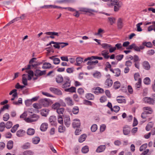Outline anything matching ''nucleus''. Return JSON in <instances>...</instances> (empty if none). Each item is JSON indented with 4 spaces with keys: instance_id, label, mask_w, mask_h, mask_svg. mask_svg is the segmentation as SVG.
<instances>
[{
    "instance_id": "nucleus-1",
    "label": "nucleus",
    "mask_w": 155,
    "mask_h": 155,
    "mask_svg": "<svg viewBox=\"0 0 155 155\" xmlns=\"http://www.w3.org/2000/svg\"><path fill=\"white\" fill-rule=\"evenodd\" d=\"M34 72L35 77L33 78V80L35 81L37 79L38 77L45 75L46 73V71L45 70L41 71L39 69H36L34 71Z\"/></svg>"
},
{
    "instance_id": "nucleus-2",
    "label": "nucleus",
    "mask_w": 155,
    "mask_h": 155,
    "mask_svg": "<svg viewBox=\"0 0 155 155\" xmlns=\"http://www.w3.org/2000/svg\"><path fill=\"white\" fill-rule=\"evenodd\" d=\"M63 82L64 83L61 86L63 88L65 89L70 87L71 81L68 77L66 76L64 77Z\"/></svg>"
},
{
    "instance_id": "nucleus-3",
    "label": "nucleus",
    "mask_w": 155,
    "mask_h": 155,
    "mask_svg": "<svg viewBox=\"0 0 155 155\" xmlns=\"http://www.w3.org/2000/svg\"><path fill=\"white\" fill-rule=\"evenodd\" d=\"M40 102L41 105L45 107H48L51 104V101L50 100L46 98L41 99Z\"/></svg>"
},
{
    "instance_id": "nucleus-4",
    "label": "nucleus",
    "mask_w": 155,
    "mask_h": 155,
    "mask_svg": "<svg viewBox=\"0 0 155 155\" xmlns=\"http://www.w3.org/2000/svg\"><path fill=\"white\" fill-rule=\"evenodd\" d=\"M110 75L108 74L106 75V77L107 79L105 82V85L107 87H110L113 84V81L112 80L110 79Z\"/></svg>"
},
{
    "instance_id": "nucleus-5",
    "label": "nucleus",
    "mask_w": 155,
    "mask_h": 155,
    "mask_svg": "<svg viewBox=\"0 0 155 155\" xmlns=\"http://www.w3.org/2000/svg\"><path fill=\"white\" fill-rule=\"evenodd\" d=\"M49 90L51 92L56 94L58 95H61L62 94L61 91L58 88L51 87L49 88Z\"/></svg>"
},
{
    "instance_id": "nucleus-6",
    "label": "nucleus",
    "mask_w": 155,
    "mask_h": 155,
    "mask_svg": "<svg viewBox=\"0 0 155 155\" xmlns=\"http://www.w3.org/2000/svg\"><path fill=\"white\" fill-rule=\"evenodd\" d=\"M131 129L129 126L125 125L123 127V133L124 135L129 134L130 131Z\"/></svg>"
},
{
    "instance_id": "nucleus-7",
    "label": "nucleus",
    "mask_w": 155,
    "mask_h": 155,
    "mask_svg": "<svg viewBox=\"0 0 155 155\" xmlns=\"http://www.w3.org/2000/svg\"><path fill=\"white\" fill-rule=\"evenodd\" d=\"M81 125V123L79 120L78 119H75L74 120V122L72 123L73 127H78Z\"/></svg>"
},
{
    "instance_id": "nucleus-8",
    "label": "nucleus",
    "mask_w": 155,
    "mask_h": 155,
    "mask_svg": "<svg viewBox=\"0 0 155 155\" xmlns=\"http://www.w3.org/2000/svg\"><path fill=\"white\" fill-rule=\"evenodd\" d=\"M64 120L65 125L67 127H69L71 124V120L69 117H66L64 118Z\"/></svg>"
},
{
    "instance_id": "nucleus-9",
    "label": "nucleus",
    "mask_w": 155,
    "mask_h": 155,
    "mask_svg": "<svg viewBox=\"0 0 155 155\" xmlns=\"http://www.w3.org/2000/svg\"><path fill=\"white\" fill-rule=\"evenodd\" d=\"M109 52L107 50H105L101 52V54L104 57V58L108 59L110 58V56L108 55Z\"/></svg>"
},
{
    "instance_id": "nucleus-10",
    "label": "nucleus",
    "mask_w": 155,
    "mask_h": 155,
    "mask_svg": "<svg viewBox=\"0 0 155 155\" xmlns=\"http://www.w3.org/2000/svg\"><path fill=\"white\" fill-rule=\"evenodd\" d=\"M122 5V3L120 2H118L114 6V10L115 12H117L120 9Z\"/></svg>"
},
{
    "instance_id": "nucleus-11",
    "label": "nucleus",
    "mask_w": 155,
    "mask_h": 155,
    "mask_svg": "<svg viewBox=\"0 0 155 155\" xmlns=\"http://www.w3.org/2000/svg\"><path fill=\"white\" fill-rule=\"evenodd\" d=\"M144 101L150 104H153L154 102L153 99L150 97H146L143 99Z\"/></svg>"
},
{
    "instance_id": "nucleus-12",
    "label": "nucleus",
    "mask_w": 155,
    "mask_h": 155,
    "mask_svg": "<svg viewBox=\"0 0 155 155\" xmlns=\"http://www.w3.org/2000/svg\"><path fill=\"white\" fill-rule=\"evenodd\" d=\"M119 0H109L107 3V5L109 7L114 6L118 2Z\"/></svg>"
},
{
    "instance_id": "nucleus-13",
    "label": "nucleus",
    "mask_w": 155,
    "mask_h": 155,
    "mask_svg": "<svg viewBox=\"0 0 155 155\" xmlns=\"http://www.w3.org/2000/svg\"><path fill=\"white\" fill-rule=\"evenodd\" d=\"M65 101L68 105L72 106L74 105V102L70 97H68L65 98Z\"/></svg>"
},
{
    "instance_id": "nucleus-14",
    "label": "nucleus",
    "mask_w": 155,
    "mask_h": 155,
    "mask_svg": "<svg viewBox=\"0 0 155 155\" xmlns=\"http://www.w3.org/2000/svg\"><path fill=\"white\" fill-rule=\"evenodd\" d=\"M55 80L57 83L60 84L63 82L64 79L61 75H58L56 76Z\"/></svg>"
},
{
    "instance_id": "nucleus-15",
    "label": "nucleus",
    "mask_w": 155,
    "mask_h": 155,
    "mask_svg": "<svg viewBox=\"0 0 155 155\" xmlns=\"http://www.w3.org/2000/svg\"><path fill=\"white\" fill-rule=\"evenodd\" d=\"M117 26L118 28L119 29H121L123 26V20L120 18H119L118 19L117 21Z\"/></svg>"
},
{
    "instance_id": "nucleus-16",
    "label": "nucleus",
    "mask_w": 155,
    "mask_h": 155,
    "mask_svg": "<svg viewBox=\"0 0 155 155\" xmlns=\"http://www.w3.org/2000/svg\"><path fill=\"white\" fill-rule=\"evenodd\" d=\"M106 148V146L105 145H101L99 146L96 150L97 153H101Z\"/></svg>"
},
{
    "instance_id": "nucleus-17",
    "label": "nucleus",
    "mask_w": 155,
    "mask_h": 155,
    "mask_svg": "<svg viewBox=\"0 0 155 155\" xmlns=\"http://www.w3.org/2000/svg\"><path fill=\"white\" fill-rule=\"evenodd\" d=\"M25 133V131L21 129L18 130L17 133L16 135L18 137H20L23 136Z\"/></svg>"
},
{
    "instance_id": "nucleus-18",
    "label": "nucleus",
    "mask_w": 155,
    "mask_h": 155,
    "mask_svg": "<svg viewBox=\"0 0 155 155\" xmlns=\"http://www.w3.org/2000/svg\"><path fill=\"white\" fill-rule=\"evenodd\" d=\"M104 90L99 87H97L95 88L94 91V93L95 94H101L104 93Z\"/></svg>"
},
{
    "instance_id": "nucleus-19",
    "label": "nucleus",
    "mask_w": 155,
    "mask_h": 155,
    "mask_svg": "<svg viewBox=\"0 0 155 155\" xmlns=\"http://www.w3.org/2000/svg\"><path fill=\"white\" fill-rule=\"evenodd\" d=\"M83 59L81 57H78L76 58V63L75 64L76 65L79 66L83 61Z\"/></svg>"
},
{
    "instance_id": "nucleus-20",
    "label": "nucleus",
    "mask_w": 155,
    "mask_h": 155,
    "mask_svg": "<svg viewBox=\"0 0 155 155\" xmlns=\"http://www.w3.org/2000/svg\"><path fill=\"white\" fill-rule=\"evenodd\" d=\"M48 127L47 123H45L42 124L40 127V129L42 131H45Z\"/></svg>"
},
{
    "instance_id": "nucleus-21",
    "label": "nucleus",
    "mask_w": 155,
    "mask_h": 155,
    "mask_svg": "<svg viewBox=\"0 0 155 155\" xmlns=\"http://www.w3.org/2000/svg\"><path fill=\"white\" fill-rule=\"evenodd\" d=\"M144 68L146 70H149L150 68L149 63L147 61H144L143 64Z\"/></svg>"
},
{
    "instance_id": "nucleus-22",
    "label": "nucleus",
    "mask_w": 155,
    "mask_h": 155,
    "mask_svg": "<svg viewBox=\"0 0 155 155\" xmlns=\"http://www.w3.org/2000/svg\"><path fill=\"white\" fill-rule=\"evenodd\" d=\"M40 140V138L38 137H35L32 139V141L34 144H38Z\"/></svg>"
},
{
    "instance_id": "nucleus-23",
    "label": "nucleus",
    "mask_w": 155,
    "mask_h": 155,
    "mask_svg": "<svg viewBox=\"0 0 155 155\" xmlns=\"http://www.w3.org/2000/svg\"><path fill=\"white\" fill-rule=\"evenodd\" d=\"M152 24L153 25H150L148 28L147 29L148 31H151L153 30L155 32V21H152Z\"/></svg>"
},
{
    "instance_id": "nucleus-24",
    "label": "nucleus",
    "mask_w": 155,
    "mask_h": 155,
    "mask_svg": "<svg viewBox=\"0 0 155 155\" xmlns=\"http://www.w3.org/2000/svg\"><path fill=\"white\" fill-rule=\"evenodd\" d=\"M49 110L45 109L42 110L41 111V114L43 116L46 117L48 113Z\"/></svg>"
},
{
    "instance_id": "nucleus-25",
    "label": "nucleus",
    "mask_w": 155,
    "mask_h": 155,
    "mask_svg": "<svg viewBox=\"0 0 155 155\" xmlns=\"http://www.w3.org/2000/svg\"><path fill=\"white\" fill-rule=\"evenodd\" d=\"M93 59H91L88 61L87 63V65H95L96 64L98 63V61L97 60H95V61H92Z\"/></svg>"
},
{
    "instance_id": "nucleus-26",
    "label": "nucleus",
    "mask_w": 155,
    "mask_h": 155,
    "mask_svg": "<svg viewBox=\"0 0 155 155\" xmlns=\"http://www.w3.org/2000/svg\"><path fill=\"white\" fill-rule=\"evenodd\" d=\"M51 64L47 62H45L43 64V66L42 67V68L44 69H47L50 68L51 67Z\"/></svg>"
},
{
    "instance_id": "nucleus-27",
    "label": "nucleus",
    "mask_w": 155,
    "mask_h": 155,
    "mask_svg": "<svg viewBox=\"0 0 155 155\" xmlns=\"http://www.w3.org/2000/svg\"><path fill=\"white\" fill-rule=\"evenodd\" d=\"M13 142L12 140L9 141L7 144V148L9 149L10 150L12 149L13 147Z\"/></svg>"
},
{
    "instance_id": "nucleus-28",
    "label": "nucleus",
    "mask_w": 155,
    "mask_h": 155,
    "mask_svg": "<svg viewBox=\"0 0 155 155\" xmlns=\"http://www.w3.org/2000/svg\"><path fill=\"white\" fill-rule=\"evenodd\" d=\"M76 88L74 87H72L69 88H66L64 89V91L66 92H69L71 93L75 92Z\"/></svg>"
},
{
    "instance_id": "nucleus-29",
    "label": "nucleus",
    "mask_w": 155,
    "mask_h": 155,
    "mask_svg": "<svg viewBox=\"0 0 155 155\" xmlns=\"http://www.w3.org/2000/svg\"><path fill=\"white\" fill-rule=\"evenodd\" d=\"M35 133V130L32 128H30L28 129L27 133L28 135H32Z\"/></svg>"
},
{
    "instance_id": "nucleus-30",
    "label": "nucleus",
    "mask_w": 155,
    "mask_h": 155,
    "mask_svg": "<svg viewBox=\"0 0 155 155\" xmlns=\"http://www.w3.org/2000/svg\"><path fill=\"white\" fill-rule=\"evenodd\" d=\"M104 33V31L103 29L100 28L98 30L97 33H95L94 34L95 35H98L99 36H101L102 34Z\"/></svg>"
},
{
    "instance_id": "nucleus-31",
    "label": "nucleus",
    "mask_w": 155,
    "mask_h": 155,
    "mask_svg": "<svg viewBox=\"0 0 155 155\" xmlns=\"http://www.w3.org/2000/svg\"><path fill=\"white\" fill-rule=\"evenodd\" d=\"M153 126V124L152 122H150L149 123L146 127V130L147 131H149Z\"/></svg>"
},
{
    "instance_id": "nucleus-32",
    "label": "nucleus",
    "mask_w": 155,
    "mask_h": 155,
    "mask_svg": "<svg viewBox=\"0 0 155 155\" xmlns=\"http://www.w3.org/2000/svg\"><path fill=\"white\" fill-rule=\"evenodd\" d=\"M86 137V135L84 134L81 135L78 140L79 142L80 143L83 142L85 140Z\"/></svg>"
},
{
    "instance_id": "nucleus-33",
    "label": "nucleus",
    "mask_w": 155,
    "mask_h": 155,
    "mask_svg": "<svg viewBox=\"0 0 155 155\" xmlns=\"http://www.w3.org/2000/svg\"><path fill=\"white\" fill-rule=\"evenodd\" d=\"M108 19L109 22L111 25H112L115 22L116 19L114 17H108Z\"/></svg>"
},
{
    "instance_id": "nucleus-34",
    "label": "nucleus",
    "mask_w": 155,
    "mask_h": 155,
    "mask_svg": "<svg viewBox=\"0 0 155 155\" xmlns=\"http://www.w3.org/2000/svg\"><path fill=\"white\" fill-rule=\"evenodd\" d=\"M64 108H58L57 109L56 111L59 115L63 114L64 112Z\"/></svg>"
},
{
    "instance_id": "nucleus-35",
    "label": "nucleus",
    "mask_w": 155,
    "mask_h": 155,
    "mask_svg": "<svg viewBox=\"0 0 155 155\" xmlns=\"http://www.w3.org/2000/svg\"><path fill=\"white\" fill-rule=\"evenodd\" d=\"M101 46L104 49H108L111 47V45L107 43H103L101 44Z\"/></svg>"
},
{
    "instance_id": "nucleus-36",
    "label": "nucleus",
    "mask_w": 155,
    "mask_h": 155,
    "mask_svg": "<svg viewBox=\"0 0 155 155\" xmlns=\"http://www.w3.org/2000/svg\"><path fill=\"white\" fill-rule=\"evenodd\" d=\"M120 86V83L119 81H117L114 83L113 86L115 89H117L119 88Z\"/></svg>"
},
{
    "instance_id": "nucleus-37",
    "label": "nucleus",
    "mask_w": 155,
    "mask_h": 155,
    "mask_svg": "<svg viewBox=\"0 0 155 155\" xmlns=\"http://www.w3.org/2000/svg\"><path fill=\"white\" fill-rule=\"evenodd\" d=\"M31 147L30 143L28 142L25 143L22 146V148L23 149H27Z\"/></svg>"
},
{
    "instance_id": "nucleus-38",
    "label": "nucleus",
    "mask_w": 155,
    "mask_h": 155,
    "mask_svg": "<svg viewBox=\"0 0 155 155\" xmlns=\"http://www.w3.org/2000/svg\"><path fill=\"white\" fill-rule=\"evenodd\" d=\"M82 152L83 153H86L89 151L88 147L87 146H85L82 149Z\"/></svg>"
},
{
    "instance_id": "nucleus-39",
    "label": "nucleus",
    "mask_w": 155,
    "mask_h": 155,
    "mask_svg": "<svg viewBox=\"0 0 155 155\" xmlns=\"http://www.w3.org/2000/svg\"><path fill=\"white\" fill-rule=\"evenodd\" d=\"M45 34L48 35H53V36H56L57 37L58 36V32H47L45 33Z\"/></svg>"
},
{
    "instance_id": "nucleus-40",
    "label": "nucleus",
    "mask_w": 155,
    "mask_h": 155,
    "mask_svg": "<svg viewBox=\"0 0 155 155\" xmlns=\"http://www.w3.org/2000/svg\"><path fill=\"white\" fill-rule=\"evenodd\" d=\"M19 125L18 124H16L14 125L12 128L11 131L12 133H15L17 129V128L19 127Z\"/></svg>"
},
{
    "instance_id": "nucleus-41",
    "label": "nucleus",
    "mask_w": 155,
    "mask_h": 155,
    "mask_svg": "<svg viewBox=\"0 0 155 155\" xmlns=\"http://www.w3.org/2000/svg\"><path fill=\"white\" fill-rule=\"evenodd\" d=\"M60 104L58 103H56L53 104L52 106V108L54 109H56L59 108L60 106Z\"/></svg>"
},
{
    "instance_id": "nucleus-42",
    "label": "nucleus",
    "mask_w": 155,
    "mask_h": 155,
    "mask_svg": "<svg viewBox=\"0 0 155 155\" xmlns=\"http://www.w3.org/2000/svg\"><path fill=\"white\" fill-rule=\"evenodd\" d=\"M114 73L115 74V76L116 77L119 76L120 74V70L118 68L114 69Z\"/></svg>"
},
{
    "instance_id": "nucleus-43",
    "label": "nucleus",
    "mask_w": 155,
    "mask_h": 155,
    "mask_svg": "<svg viewBox=\"0 0 155 155\" xmlns=\"http://www.w3.org/2000/svg\"><path fill=\"white\" fill-rule=\"evenodd\" d=\"M58 130L59 132L63 133L65 130V128L63 125L60 126L58 127Z\"/></svg>"
},
{
    "instance_id": "nucleus-44",
    "label": "nucleus",
    "mask_w": 155,
    "mask_h": 155,
    "mask_svg": "<svg viewBox=\"0 0 155 155\" xmlns=\"http://www.w3.org/2000/svg\"><path fill=\"white\" fill-rule=\"evenodd\" d=\"M5 127V123L4 122H2L0 124V131L2 132Z\"/></svg>"
},
{
    "instance_id": "nucleus-45",
    "label": "nucleus",
    "mask_w": 155,
    "mask_h": 155,
    "mask_svg": "<svg viewBox=\"0 0 155 155\" xmlns=\"http://www.w3.org/2000/svg\"><path fill=\"white\" fill-rule=\"evenodd\" d=\"M5 127L7 129H10L12 126V122L11 121H8L5 124Z\"/></svg>"
},
{
    "instance_id": "nucleus-46",
    "label": "nucleus",
    "mask_w": 155,
    "mask_h": 155,
    "mask_svg": "<svg viewBox=\"0 0 155 155\" xmlns=\"http://www.w3.org/2000/svg\"><path fill=\"white\" fill-rule=\"evenodd\" d=\"M140 75L139 73H135L134 75V77L135 81L138 80V81H139V79H140L141 80V78H140Z\"/></svg>"
},
{
    "instance_id": "nucleus-47",
    "label": "nucleus",
    "mask_w": 155,
    "mask_h": 155,
    "mask_svg": "<svg viewBox=\"0 0 155 155\" xmlns=\"http://www.w3.org/2000/svg\"><path fill=\"white\" fill-rule=\"evenodd\" d=\"M23 154L24 155H33L34 152L31 150H27L24 151Z\"/></svg>"
},
{
    "instance_id": "nucleus-48",
    "label": "nucleus",
    "mask_w": 155,
    "mask_h": 155,
    "mask_svg": "<svg viewBox=\"0 0 155 155\" xmlns=\"http://www.w3.org/2000/svg\"><path fill=\"white\" fill-rule=\"evenodd\" d=\"M93 76L95 78H99L101 77V74L100 72H97L93 74Z\"/></svg>"
},
{
    "instance_id": "nucleus-49",
    "label": "nucleus",
    "mask_w": 155,
    "mask_h": 155,
    "mask_svg": "<svg viewBox=\"0 0 155 155\" xmlns=\"http://www.w3.org/2000/svg\"><path fill=\"white\" fill-rule=\"evenodd\" d=\"M72 110L74 114H78L79 112V108L78 107H74L73 108Z\"/></svg>"
},
{
    "instance_id": "nucleus-50",
    "label": "nucleus",
    "mask_w": 155,
    "mask_h": 155,
    "mask_svg": "<svg viewBox=\"0 0 155 155\" xmlns=\"http://www.w3.org/2000/svg\"><path fill=\"white\" fill-rule=\"evenodd\" d=\"M51 43L53 44H54L53 46L55 48L58 49H60L59 45L60 44V42H52Z\"/></svg>"
},
{
    "instance_id": "nucleus-51",
    "label": "nucleus",
    "mask_w": 155,
    "mask_h": 155,
    "mask_svg": "<svg viewBox=\"0 0 155 155\" xmlns=\"http://www.w3.org/2000/svg\"><path fill=\"white\" fill-rule=\"evenodd\" d=\"M74 2V0H62L59 1V2L60 3H71Z\"/></svg>"
},
{
    "instance_id": "nucleus-52",
    "label": "nucleus",
    "mask_w": 155,
    "mask_h": 155,
    "mask_svg": "<svg viewBox=\"0 0 155 155\" xmlns=\"http://www.w3.org/2000/svg\"><path fill=\"white\" fill-rule=\"evenodd\" d=\"M3 120L5 121H7L9 118V115L8 113H6L3 116Z\"/></svg>"
},
{
    "instance_id": "nucleus-53",
    "label": "nucleus",
    "mask_w": 155,
    "mask_h": 155,
    "mask_svg": "<svg viewBox=\"0 0 155 155\" xmlns=\"http://www.w3.org/2000/svg\"><path fill=\"white\" fill-rule=\"evenodd\" d=\"M97 128V125L96 124H94L91 127V130L92 132H94L96 131Z\"/></svg>"
},
{
    "instance_id": "nucleus-54",
    "label": "nucleus",
    "mask_w": 155,
    "mask_h": 155,
    "mask_svg": "<svg viewBox=\"0 0 155 155\" xmlns=\"http://www.w3.org/2000/svg\"><path fill=\"white\" fill-rule=\"evenodd\" d=\"M141 80L140 79H139V80L138 81L137 83L135 84V86L136 89L140 88V86L141 85Z\"/></svg>"
},
{
    "instance_id": "nucleus-55",
    "label": "nucleus",
    "mask_w": 155,
    "mask_h": 155,
    "mask_svg": "<svg viewBox=\"0 0 155 155\" xmlns=\"http://www.w3.org/2000/svg\"><path fill=\"white\" fill-rule=\"evenodd\" d=\"M86 98L88 100H92L94 98L93 95L91 93H89L87 94L86 96Z\"/></svg>"
},
{
    "instance_id": "nucleus-56",
    "label": "nucleus",
    "mask_w": 155,
    "mask_h": 155,
    "mask_svg": "<svg viewBox=\"0 0 155 155\" xmlns=\"http://www.w3.org/2000/svg\"><path fill=\"white\" fill-rule=\"evenodd\" d=\"M26 72L28 74H27L28 75H29L31 76H35V72H33L31 70H26Z\"/></svg>"
},
{
    "instance_id": "nucleus-57",
    "label": "nucleus",
    "mask_w": 155,
    "mask_h": 155,
    "mask_svg": "<svg viewBox=\"0 0 155 155\" xmlns=\"http://www.w3.org/2000/svg\"><path fill=\"white\" fill-rule=\"evenodd\" d=\"M144 83L146 84H149L150 83V79L149 78L147 77L143 80Z\"/></svg>"
},
{
    "instance_id": "nucleus-58",
    "label": "nucleus",
    "mask_w": 155,
    "mask_h": 155,
    "mask_svg": "<svg viewBox=\"0 0 155 155\" xmlns=\"http://www.w3.org/2000/svg\"><path fill=\"white\" fill-rule=\"evenodd\" d=\"M56 120V117L54 116H52L49 118V121L50 123L54 122Z\"/></svg>"
},
{
    "instance_id": "nucleus-59",
    "label": "nucleus",
    "mask_w": 155,
    "mask_h": 155,
    "mask_svg": "<svg viewBox=\"0 0 155 155\" xmlns=\"http://www.w3.org/2000/svg\"><path fill=\"white\" fill-rule=\"evenodd\" d=\"M120 107L117 106H115L114 107L113 110H111L112 111H114L115 112H117L120 110Z\"/></svg>"
},
{
    "instance_id": "nucleus-60",
    "label": "nucleus",
    "mask_w": 155,
    "mask_h": 155,
    "mask_svg": "<svg viewBox=\"0 0 155 155\" xmlns=\"http://www.w3.org/2000/svg\"><path fill=\"white\" fill-rule=\"evenodd\" d=\"M143 45L148 48L151 47L152 46L151 43L150 42H144L143 43Z\"/></svg>"
},
{
    "instance_id": "nucleus-61",
    "label": "nucleus",
    "mask_w": 155,
    "mask_h": 155,
    "mask_svg": "<svg viewBox=\"0 0 155 155\" xmlns=\"http://www.w3.org/2000/svg\"><path fill=\"white\" fill-rule=\"evenodd\" d=\"M143 23L142 22H140L137 24L136 26L137 28V31H142V29L140 27V26L142 25Z\"/></svg>"
},
{
    "instance_id": "nucleus-62",
    "label": "nucleus",
    "mask_w": 155,
    "mask_h": 155,
    "mask_svg": "<svg viewBox=\"0 0 155 155\" xmlns=\"http://www.w3.org/2000/svg\"><path fill=\"white\" fill-rule=\"evenodd\" d=\"M25 120L28 123L36 121V120H34V119L32 117H30V118L28 117Z\"/></svg>"
},
{
    "instance_id": "nucleus-63",
    "label": "nucleus",
    "mask_w": 155,
    "mask_h": 155,
    "mask_svg": "<svg viewBox=\"0 0 155 155\" xmlns=\"http://www.w3.org/2000/svg\"><path fill=\"white\" fill-rule=\"evenodd\" d=\"M133 49L137 51L140 52V50L139 48V47L137 46L135 43H133Z\"/></svg>"
},
{
    "instance_id": "nucleus-64",
    "label": "nucleus",
    "mask_w": 155,
    "mask_h": 155,
    "mask_svg": "<svg viewBox=\"0 0 155 155\" xmlns=\"http://www.w3.org/2000/svg\"><path fill=\"white\" fill-rule=\"evenodd\" d=\"M30 117H31L32 118L34 119V120H36V121L38 120L39 117V116L36 114L31 115H30Z\"/></svg>"
}]
</instances>
